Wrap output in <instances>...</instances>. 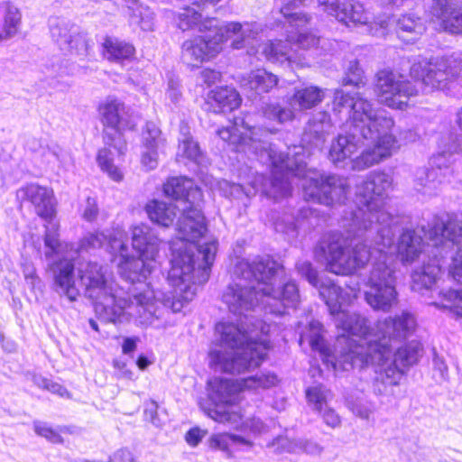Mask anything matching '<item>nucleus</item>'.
<instances>
[{
	"mask_svg": "<svg viewBox=\"0 0 462 462\" xmlns=\"http://www.w3.org/2000/svg\"><path fill=\"white\" fill-rule=\"evenodd\" d=\"M97 162L102 171L107 173L113 180L120 181L123 179L122 172L114 165V155L109 149H100L97 155Z\"/></svg>",
	"mask_w": 462,
	"mask_h": 462,
	"instance_id": "obj_32",
	"label": "nucleus"
},
{
	"mask_svg": "<svg viewBox=\"0 0 462 462\" xmlns=\"http://www.w3.org/2000/svg\"><path fill=\"white\" fill-rule=\"evenodd\" d=\"M32 381L37 387L46 390L51 380L41 374H33Z\"/></svg>",
	"mask_w": 462,
	"mask_h": 462,
	"instance_id": "obj_54",
	"label": "nucleus"
},
{
	"mask_svg": "<svg viewBox=\"0 0 462 462\" xmlns=\"http://www.w3.org/2000/svg\"><path fill=\"white\" fill-rule=\"evenodd\" d=\"M20 10L11 3L5 5L3 14V25L0 28V43L14 37L21 25Z\"/></svg>",
	"mask_w": 462,
	"mask_h": 462,
	"instance_id": "obj_29",
	"label": "nucleus"
},
{
	"mask_svg": "<svg viewBox=\"0 0 462 462\" xmlns=\"http://www.w3.org/2000/svg\"><path fill=\"white\" fill-rule=\"evenodd\" d=\"M456 123L459 129L462 131V107L457 113ZM448 153H458L462 152V133L461 134H451L450 142L448 146Z\"/></svg>",
	"mask_w": 462,
	"mask_h": 462,
	"instance_id": "obj_42",
	"label": "nucleus"
},
{
	"mask_svg": "<svg viewBox=\"0 0 462 462\" xmlns=\"http://www.w3.org/2000/svg\"><path fill=\"white\" fill-rule=\"evenodd\" d=\"M208 103L214 113L232 112L241 104L239 93L233 88L218 87L208 95Z\"/></svg>",
	"mask_w": 462,
	"mask_h": 462,
	"instance_id": "obj_25",
	"label": "nucleus"
},
{
	"mask_svg": "<svg viewBox=\"0 0 462 462\" xmlns=\"http://www.w3.org/2000/svg\"><path fill=\"white\" fill-rule=\"evenodd\" d=\"M166 96L174 105H177L181 98L179 84L172 79L169 81Z\"/></svg>",
	"mask_w": 462,
	"mask_h": 462,
	"instance_id": "obj_47",
	"label": "nucleus"
},
{
	"mask_svg": "<svg viewBox=\"0 0 462 462\" xmlns=\"http://www.w3.org/2000/svg\"><path fill=\"white\" fill-rule=\"evenodd\" d=\"M299 274L314 288L319 290L335 325L344 331V336H356V345L338 356H331L323 337V325L317 320L309 324L306 335H301L300 344L308 340L312 350L318 351L323 363L337 371L372 366L376 374L374 392L383 394L387 386L397 385L403 375L402 367H409L419 361L422 351L421 345L411 341L404 346L397 344L406 339L416 328V319L408 311H402L393 317L379 320L375 332L370 333L369 320L356 312L346 309L347 292L334 281L319 277L318 271L309 261L296 264Z\"/></svg>",
	"mask_w": 462,
	"mask_h": 462,
	"instance_id": "obj_3",
	"label": "nucleus"
},
{
	"mask_svg": "<svg viewBox=\"0 0 462 462\" xmlns=\"http://www.w3.org/2000/svg\"><path fill=\"white\" fill-rule=\"evenodd\" d=\"M363 69L359 65L358 60H355L349 62L346 77L343 79V85H353L359 88L364 85Z\"/></svg>",
	"mask_w": 462,
	"mask_h": 462,
	"instance_id": "obj_39",
	"label": "nucleus"
},
{
	"mask_svg": "<svg viewBox=\"0 0 462 462\" xmlns=\"http://www.w3.org/2000/svg\"><path fill=\"white\" fill-rule=\"evenodd\" d=\"M334 116L346 120V134H339L332 142L328 158L337 167H343L358 148H366L351 161L355 171L365 170L390 157L397 140L392 131L394 121L388 111L374 106L358 92L346 93L336 89L333 97Z\"/></svg>",
	"mask_w": 462,
	"mask_h": 462,
	"instance_id": "obj_7",
	"label": "nucleus"
},
{
	"mask_svg": "<svg viewBox=\"0 0 462 462\" xmlns=\"http://www.w3.org/2000/svg\"><path fill=\"white\" fill-rule=\"evenodd\" d=\"M220 0H198V7H200L201 5H215L217 3H218Z\"/></svg>",
	"mask_w": 462,
	"mask_h": 462,
	"instance_id": "obj_58",
	"label": "nucleus"
},
{
	"mask_svg": "<svg viewBox=\"0 0 462 462\" xmlns=\"http://www.w3.org/2000/svg\"><path fill=\"white\" fill-rule=\"evenodd\" d=\"M429 240L427 248L430 263L424 264L421 271L412 273L415 284L426 289L431 288L439 275L448 268V275L457 283H462V212L454 215L435 216L432 223L426 229L424 226L416 229L408 227ZM422 241L421 253L424 249ZM442 307L449 309L462 316V289H448L439 292Z\"/></svg>",
	"mask_w": 462,
	"mask_h": 462,
	"instance_id": "obj_8",
	"label": "nucleus"
},
{
	"mask_svg": "<svg viewBox=\"0 0 462 462\" xmlns=\"http://www.w3.org/2000/svg\"><path fill=\"white\" fill-rule=\"evenodd\" d=\"M348 409L354 415L361 420L374 422L373 415L375 411V406L373 402L368 401L364 396L351 397L346 401Z\"/></svg>",
	"mask_w": 462,
	"mask_h": 462,
	"instance_id": "obj_31",
	"label": "nucleus"
},
{
	"mask_svg": "<svg viewBox=\"0 0 462 462\" xmlns=\"http://www.w3.org/2000/svg\"><path fill=\"white\" fill-rule=\"evenodd\" d=\"M127 14L131 26L139 27L144 32H151L154 27V14L138 0H128Z\"/></svg>",
	"mask_w": 462,
	"mask_h": 462,
	"instance_id": "obj_28",
	"label": "nucleus"
},
{
	"mask_svg": "<svg viewBox=\"0 0 462 462\" xmlns=\"http://www.w3.org/2000/svg\"><path fill=\"white\" fill-rule=\"evenodd\" d=\"M50 32L52 40L61 51L84 49L88 51V42L79 34L78 28L69 20L60 17H52L49 20Z\"/></svg>",
	"mask_w": 462,
	"mask_h": 462,
	"instance_id": "obj_17",
	"label": "nucleus"
},
{
	"mask_svg": "<svg viewBox=\"0 0 462 462\" xmlns=\"http://www.w3.org/2000/svg\"><path fill=\"white\" fill-rule=\"evenodd\" d=\"M299 225V219H296L294 223H292V229H295Z\"/></svg>",
	"mask_w": 462,
	"mask_h": 462,
	"instance_id": "obj_63",
	"label": "nucleus"
},
{
	"mask_svg": "<svg viewBox=\"0 0 462 462\" xmlns=\"http://www.w3.org/2000/svg\"><path fill=\"white\" fill-rule=\"evenodd\" d=\"M278 382L277 375L273 372L248 376L240 383L228 379L214 378L208 383V400L200 402L199 405L204 413L215 421L234 424L242 420L232 410L241 390L269 389Z\"/></svg>",
	"mask_w": 462,
	"mask_h": 462,
	"instance_id": "obj_11",
	"label": "nucleus"
},
{
	"mask_svg": "<svg viewBox=\"0 0 462 462\" xmlns=\"http://www.w3.org/2000/svg\"><path fill=\"white\" fill-rule=\"evenodd\" d=\"M278 77L264 69H257L243 77L242 88L253 103L262 101L263 94L269 93L278 84Z\"/></svg>",
	"mask_w": 462,
	"mask_h": 462,
	"instance_id": "obj_19",
	"label": "nucleus"
},
{
	"mask_svg": "<svg viewBox=\"0 0 462 462\" xmlns=\"http://www.w3.org/2000/svg\"><path fill=\"white\" fill-rule=\"evenodd\" d=\"M46 390L51 392V393L59 395L60 397H69V392L67 391V389L64 386H62L59 383L53 382L51 380L50 381Z\"/></svg>",
	"mask_w": 462,
	"mask_h": 462,
	"instance_id": "obj_53",
	"label": "nucleus"
},
{
	"mask_svg": "<svg viewBox=\"0 0 462 462\" xmlns=\"http://www.w3.org/2000/svg\"><path fill=\"white\" fill-rule=\"evenodd\" d=\"M76 67L69 60H61L59 57H53L43 64L42 72L45 79L42 82L48 85L51 89L65 91L70 86V81L65 79L67 76L75 73Z\"/></svg>",
	"mask_w": 462,
	"mask_h": 462,
	"instance_id": "obj_20",
	"label": "nucleus"
},
{
	"mask_svg": "<svg viewBox=\"0 0 462 462\" xmlns=\"http://www.w3.org/2000/svg\"><path fill=\"white\" fill-rule=\"evenodd\" d=\"M323 421L331 428H337L341 424V419L335 410L327 407L322 409L321 412H319Z\"/></svg>",
	"mask_w": 462,
	"mask_h": 462,
	"instance_id": "obj_43",
	"label": "nucleus"
},
{
	"mask_svg": "<svg viewBox=\"0 0 462 462\" xmlns=\"http://www.w3.org/2000/svg\"><path fill=\"white\" fill-rule=\"evenodd\" d=\"M261 109L265 118L279 124L291 121L294 116L293 112L290 108L281 106L279 104L263 102Z\"/></svg>",
	"mask_w": 462,
	"mask_h": 462,
	"instance_id": "obj_34",
	"label": "nucleus"
},
{
	"mask_svg": "<svg viewBox=\"0 0 462 462\" xmlns=\"http://www.w3.org/2000/svg\"><path fill=\"white\" fill-rule=\"evenodd\" d=\"M208 17L202 19V14L194 7L185 6L179 14L178 26L181 31L198 29L199 31L200 23H204Z\"/></svg>",
	"mask_w": 462,
	"mask_h": 462,
	"instance_id": "obj_33",
	"label": "nucleus"
},
{
	"mask_svg": "<svg viewBox=\"0 0 462 462\" xmlns=\"http://www.w3.org/2000/svg\"><path fill=\"white\" fill-rule=\"evenodd\" d=\"M306 398L314 411L321 412L327 405V390L321 384L310 386L306 389Z\"/></svg>",
	"mask_w": 462,
	"mask_h": 462,
	"instance_id": "obj_36",
	"label": "nucleus"
},
{
	"mask_svg": "<svg viewBox=\"0 0 462 462\" xmlns=\"http://www.w3.org/2000/svg\"><path fill=\"white\" fill-rule=\"evenodd\" d=\"M166 197L183 204L177 222L178 236L171 244L168 280L180 291L202 285L209 278L217 251V240L207 239L208 226L202 212V191L187 177H171L163 185Z\"/></svg>",
	"mask_w": 462,
	"mask_h": 462,
	"instance_id": "obj_6",
	"label": "nucleus"
},
{
	"mask_svg": "<svg viewBox=\"0 0 462 462\" xmlns=\"http://www.w3.org/2000/svg\"><path fill=\"white\" fill-rule=\"evenodd\" d=\"M432 363L434 369L439 371L440 377L445 380L448 376V369L444 358L434 352Z\"/></svg>",
	"mask_w": 462,
	"mask_h": 462,
	"instance_id": "obj_50",
	"label": "nucleus"
},
{
	"mask_svg": "<svg viewBox=\"0 0 462 462\" xmlns=\"http://www.w3.org/2000/svg\"><path fill=\"white\" fill-rule=\"evenodd\" d=\"M204 436L205 432L202 431L199 428L195 427L188 430L185 435V439L189 446L196 447L199 445Z\"/></svg>",
	"mask_w": 462,
	"mask_h": 462,
	"instance_id": "obj_46",
	"label": "nucleus"
},
{
	"mask_svg": "<svg viewBox=\"0 0 462 462\" xmlns=\"http://www.w3.org/2000/svg\"><path fill=\"white\" fill-rule=\"evenodd\" d=\"M106 242L125 285L115 289L107 266L97 262L88 261L78 268L85 297L93 301L95 312L101 320L160 328L165 321L163 316L167 310L180 312L184 302L192 300L197 290L195 285L190 284L189 291H180L173 286L176 295L178 291L183 292L177 298L172 292L154 291L147 282L155 268V256L159 251L158 237L148 226L139 225L132 229V245L137 257L129 253L122 238L114 237L107 241L102 233L87 234L79 241L76 254L79 256L91 254Z\"/></svg>",
	"mask_w": 462,
	"mask_h": 462,
	"instance_id": "obj_2",
	"label": "nucleus"
},
{
	"mask_svg": "<svg viewBox=\"0 0 462 462\" xmlns=\"http://www.w3.org/2000/svg\"><path fill=\"white\" fill-rule=\"evenodd\" d=\"M392 184L390 174L370 172L356 186V209L351 210L349 219L342 220L347 237L339 232H329L314 250L317 261L337 275L352 274L372 261L365 299L371 308L383 312L398 302L395 254L408 263L420 255L422 248L420 236L409 228L402 229L396 245L393 243L400 217L383 209Z\"/></svg>",
	"mask_w": 462,
	"mask_h": 462,
	"instance_id": "obj_1",
	"label": "nucleus"
},
{
	"mask_svg": "<svg viewBox=\"0 0 462 462\" xmlns=\"http://www.w3.org/2000/svg\"><path fill=\"white\" fill-rule=\"evenodd\" d=\"M217 134L223 141L236 144L237 149L251 153L261 163L272 168L270 178L256 174L248 182L253 191L246 189L245 184H233L232 189H241L247 197L260 193L277 200L291 194V178L296 177L301 180L303 197L307 201L332 207L344 204L347 199L350 188L346 179L308 169L302 146L289 147L286 152L278 151L270 142L272 133L252 126L247 116L235 117L234 124L219 129Z\"/></svg>",
	"mask_w": 462,
	"mask_h": 462,
	"instance_id": "obj_5",
	"label": "nucleus"
},
{
	"mask_svg": "<svg viewBox=\"0 0 462 462\" xmlns=\"http://www.w3.org/2000/svg\"><path fill=\"white\" fill-rule=\"evenodd\" d=\"M283 267L269 257L238 261L233 272V282L222 295L230 312L244 316L240 325L220 322L216 326L221 349L209 352L210 363L217 369L229 374H241L258 367L266 358L270 348L259 334L267 335L270 327L265 320L254 319L245 312H263L282 316L295 310L300 302L296 282L282 279Z\"/></svg>",
	"mask_w": 462,
	"mask_h": 462,
	"instance_id": "obj_4",
	"label": "nucleus"
},
{
	"mask_svg": "<svg viewBox=\"0 0 462 462\" xmlns=\"http://www.w3.org/2000/svg\"><path fill=\"white\" fill-rule=\"evenodd\" d=\"M143 414L144 420L151 422L155 427H161L165 420L163 412L159 411V405L153 400L144 402Z\"/></svg>",
	"mask_w": 462,
	"mask_h": 462,
	"instance_id": "obj_40",
	"label": "nucleus"
},
{
	"mask_svg": "<svg viewBox=\"0 0 462 462\" xmlns=\"http://www.w3.org/2000/svg\"><path fill=\"white\" fill-rule=\"evenodd\" d=\"M180 211L182 210L174 202L167 203L153 199L146 205V212L150 220L165 227L173 223Z\"/></svg>",
	"mask_w": 462,
	"mask_h": 462,
	"instance_id": "obj_27",
	"label": "nucleus"
},
{
	"mask_svg": "<svg viewBox=\"0 0 462 462\" xmlns=\"http://www.w3.org/2000/svg\"><path fill=\"white\" fill-rule=\"evenodd\" d=\"M97 110L104 126L105 144L115 148L119 154H124L126 143L123 139V132L134 126L129 121L126 106L119 99L109 97L99 104Z\"/></svg>",
	"mask_w": 462,
	"mask_h": 462,
	"instance_id": "obj_13",
	"label": "nucleus"
},
{
	"mask_svg": "<svg viewBox=\"0 0 462 462\" xmlns=\"http://www.w3.org/2000/svg\"><path fill=\"white\" fill-rule=\"evenodd\" d=\"M245 430H248L254 435L262 433L264 430V423L259 418L246 419L242 422Z\"/></svg>",
	"mask_w": 462,
	"mask_h": 462,
	"instance_id": "obj_44",
	"label": "nucleus"
},
{
	"mask_svg": "<svg viewBox=\"0 0 462 462\" xmlns=\"http://www.w3.org/2000/svg\"><path fill=\"white\" fill-rule=\"evenodd\" d=\"M299 447V452L302 451L308 454H319L322 450L321 447L316 442L308 440H297Z\"/></svg>",
	"mask_w": 462,
	"mask_h": 462,
	"instance_id": "obj_49",
	"label": "nucleus"
},
{
	"mask_svg": "<svg viewBox=\"0 0 462 462\" xmlns=\"http://www.w3.org/2000/svg\"><path fill=\"white\" fill-rule=\"evenodd\" d=\"M33 429L37 435L45 438L51 443H62V437L45 421L34 420Z\"/></svg>",
	"mask_w": 462,
	"mask_h": 462,
	"instance_id": "obj_41",
	"label": "nucleus"
},
{
	"mask_svg": "<svg viewBox=\"0 0 462 462\" xmlns=\"http://www.w3.org/2000/svg\"><path fill=\"white\" fill-rule=\"evenodd\" d=\"M449 56L435 57V58H419L411 66V77L414 79L415 84L404 79L401 74L395 73L389 69H382L376 74V83L374 92L381 104H383L393 109L403 110L407 106L410 98L419 93V88L422 92H430L433 89L448 90L454 94L456 89L455 79L451 75H448L447 86L433 87L428 84L424 79L430 73L434 79L436 72L439 70H447L445 67L437 66V63L449 59Z\"/></svg>",
	"mask_w": 462,
	"mask_h": 462,
	"instance_id": "obj_9",
	"label": "nucleus"
},
{
	"mask_svg": "<svg viewBox=\"0 0 462 462\" xmlns=\"http://www.w3.org/2000/svg\"><path fill=\"white\" fill-rule=\"evenodd\" d=\"M151 364V361L144 355H140L136 359V365L140 370L146 369Z\"/></svg>",
	"mask_w": 462,
	"mask_h": 462,
	"instance_id": "obj_56",
	"label": "nucleus"
},
{
	"mask_svg": "<svg viewBox=\"0 0 462 462\" xmlns=\"http://www.w3.org/2000/svg\"><path fill=\"white\" fill-rule=\"evenodd\" d=\"M109 462H137L127 449H119L110 457Z\"/></svg>",
	"mask_w": 462,
	"mask_h": 462,
	"instance_id": "obj_52",
	"label": "nucleus"
},
{
	"mask_svg": "<svg viewBox=\"0 0 462 462\" xmlns=\"http://www.w3.org/2000/svg\"><path fill=\"white\" fill-rule=\"evenodd\" d=\"M102 53L108 61L122 64L134 58L135 48L129 42L106 36L102 42Z\"/></svg>",
	"mask_w": 462,
	"mask_h": 462,
	"instance_id": "obj_24",
	"label": "nucleus"
},
{
	"mask_svg": "<svg viewBox=\"0 0 462 462\" xmlns=\"http://www.w3.org/2000/svg\"><path fill=\"white\" fill-rule=\"evenodd\" d=\"M254 446L253 441L234 433L213 434L209 439V447L226 452L228 457L233 451H248Z\"/></svg>",
	"mask_w": 462,
	"mask_h": 462,
	"instance_id": "obj_26",
	"label": "nucleus"
},
{
	"mask_svg": "<svg viewBox=\"0 0 462 462\" xmlns=\"http://www.w3.org/2000/svg\"><path fill=\"white\" fill-rule=\"evenodd\" d=\"M221 74L219 71L211 69H204L200 72V79L208 87L212 86L216 82L219 81Z\"/></svg>",
	"mask_w": 462,
	"mask_h": 462,
	"instance_id": "obj_45",
	"label": "nucleus"
},
{
	"mask_svg": "<svg viewBox=\"0 0 462 462\" xmlns=\"http://www.w3.org/2000/svg\"><path fill=\"white\" fill-rule=\"evenodd\" d=\"M335 124L336 121L333 123L326 111L314 114L305 126L302 141L315 147L322 145Z\"/></svg>",
	"mask_w": 462,
	"mask_h": 462,
	"instance_id": "obj_23",
	"label": "nucleus"
},
{
	"mask_svg": "<svg viewBox=\"0 0 462 462\" xmlns=\"http://www.w3.org/2000/svg\"><path fill=\"white\" fill-rule=\"evenodd\" d=\"M311 213V209L310 208H302L300 209V216H301L302 217H308L309 214Z\"/></svg>",
	"mask_w": 462,
	"mask_h": 462,
	"instance_id": "obj_61",
	"label": "nucleus"
},
{
	"mask_svg": "<svg viewBox=\"0 0 462 462\" xmlns=\"http://www.w3.org/2000/svg\"><path fill=\"white\" fill-rule=\"evenodd\" d=\"M88 324H89V327L94 330V331H97L98 332L99 331V328H98V324L97 322L93 319H88Z\"/></svg>",
	"mask_w": 462,
	"mask_h": 462,
	"instance_id": "obj_60",
	"label": "nucleus"
},
{
	"mask_svg": "<svg viewBox=\"0 0 462 462\" xmlns=\"http://www.w3.org/2000/svg\"><path fill=\"white\" fill-rule=\"evenodd\" d=\"M26 147L33 152H40L41 148H42V143L40 140L36 139V138H29L27 141H26Z\"/></svg>",
	"mask_w": 462,
	"mask_h": 462,
	"instance_id": "obj_55",
	"label": "nucleus"
},
{
	"mask_svg": "<svg viewBox=\"0 0 462 462\" xmlns=\"http://www.w3.org/2000/svg\"><path fill=\"white\" fill-rule=\"evenodd\" d=\"M192 5H196L198 7V0H188Z\"/></svg>",
	"mask_w": 462,
	"mask_h": 462,
	"instance_id": "obj_64",
	"label": "nucleus"
},
{
	"mask_svg": "<svg viewBox=\"0 0 462 462\" xmlns=\"http://www.w3.org/2000/svg\"><path fill=\"white\" fill-rule=\"evenodd\" d=\"M121 373V376L125 377V378H127V379H133L134 377V373L129 370L127 367H125V369H122V371H120Z\"/></svg>",
	"mask_w": 462,
	"mask_h": 462,
	"instance_id": "obj_57",
	"label": "nucleus"
},
{
	"mask_svg": "<svg viewBox=\"0 0 462 462\" xmlns=\"http://www.w3.org/2000/svg\"><path fill=\"white\" fill-rule=\"evenodd\" d=\"M445 67L448 70H439L436 72V76L433 79L430 73L424 79L428 84H431L433 87H443L447 86L445 80L448 79V75L455 79L456 89L454 94L462 96V52H454L450 55L449 59L442 60L437 63V66Z\"/></svg>",
	"mask_w": 462,
	"mask_h": 462,
	"instance_id": "obj_21",
	"label": "nucleus"
},
{
	"mask_svg": "<svg viewBox=\"0 0 462 462\" xmlns=\"http://www.w3.org/2000/svg\"><path fill=\"white\" fill-rule=\"evenodd\" d=\"M24 197L34 206L36 213L42 218L51 221L55 216V204L51 189L37 184H29L21 190Z\"/></svg>",
	"mask_w": 462,
	"mask_h": 462,
	"instance_id": "obj_22",
	"label": "nucleus"
},
{
	"mask_svg": "<svg viewBox=\"0 0 462 462\" xmlns=\"http://www.w3.org/2000/svg\"><path fill=\"white\" fill-rule=\"evenodd\" d=\"M299 447L297 440H291L286 436H278L267 445V448L276 455L298 453Z\"/></svg>",
	"mask_w": 462,
	"mask_h": 462,
	"instance_id": "obj_37",
	"label": "nucleus"
},
{
	"mask_svg": "<svg viewBox=\"0 0 462 462\" xmlns=\"http://www.w3.org/2000/svg\"><path fill=\"white\" fill-rule=\"evenodd\" d=\"M393 5L399 6L403 4L405 0H390Z\"/></svg>",
	"mask_w": 462,
	"mask_h": 462,
	"instance_id": "obj_62",
	"label": "nucleus"
},
{
	"mask_svg": "<svg viewBox=\"0 0 462 462\" xmlns=\"http://www.w3.org/2000/svg\"><path fill=\"white\" fill-rule=\"evenodd\" d=\"M179 152L189 160L200 163L202 159V152L197 142H195L190 136H184L180 141Z\"/></svg>",
	"mask_w": 462,
	"mask_h": 462,
	"instance_id": "obj_38",
	"label": "nucleus"
},
{
	"mask_svg": "<svg viewBox=\"0 0 462 462\" xmlns=\"http://www.w3.org/2000/svg\"><path fill=\"white\" fill-rule=\"evenodd\" d=\"M114 366L120 372L122 371V369H125L126 367V365L122 361L115 360Z\"/></svg>",
	"mask_w": 462,
	"mask_h": 462,
	"instance_id": "obj_59",
	"label": "nucleus"
},
{
	"mask_svg": "<svg viewBox=\"0 0 462 462\" xmlns=\"http://www.w3.org/2000/svg\"><path fill=\"white\" fill-rule=\"evenodd\" d=\"M97 215V207L96 201L90 198L87 199V205L83 211V217L87 221H93Z\"/></svg>",
	"mask_w": 462,
	"mask_h": 462,
	"instance_id": "obj_51",
	"label": "nucleus"
},
{
	"mask_svg": "<svg viewBox=\"0 0 462 462\" xmlns=\"http://www.w3.org/2000/svg\"><path fill=\"white\" fill-rule=\"evenodd\" d=\"M140 341L138 337H125L122 343V352L125 355L132 356L136 350L137 344Z\"/></svg>",
	"mask_w": 462,
	"mask_h": 462,
	"instance_id": "obj_48",
	"label": "nucleus"
},
{
	"mask_svg": "<svg viewBox=\"0 0 462 462\" xmlns=\"http://www.w3.org/2000/svg\"><path fill=\"white\" fill-rule=\"evenodd\" d=\"M319 5L328 14L347 26L363 25L365 32L374 36H383L390 26H393L398 37L404 42L416 41L426 30L423 19L414 14L400 16L393 15L388 19L372 23L369 14L362 4L356 0H317Z\"/></svg>",
	"mask_w": 462,
	"mask_h": 462,
	"instance_id": "obj_10",
	"label": "nucleus"
},
{
	"mask_svg": "<svg viewBox=\"0 0 462 462\" xmlns=\"http://www.w3.org/2000/svg\"><path fill=\"white\" fill-rule=\"evenodd\" d=\"M448 152L447 150L434 155L430 160V167H421L416 170L414 188L418 192L429 197L437 193L447 175L452 171L447 160Z\"/></svg>",
	"mask_w": 462,
	"mask_h": 462,
	"instance_id": "obj_14",
	"label": "nucleus"
},
{
	"mask_svg": "<svg viewBox=\"0 0 462 462\" xmlns=\"http://www.w3.org/2000/svg\"><path fill=\"white\" fill-rule=\"evenodd\" d=\"M429 12L446 32L462 33V0H431Z\"/></svg>",
	"mask_w": 462,
	"mask_h": 462,
	"instance_id": "obj_16",
	"label": "nucleus"
},
{
	"mask_svg": "<svg viewBox=\"0 0 462 462\" xmlns=\"http://www.w3.org/2000/svg\"><path fill=\"white\" fill-rule=\"evenodd\" d=\"M54 291L70 302L76 301L79 291L76 286L75 263L73 259L62 257L52 263Z\"/></svg>",
	"mask_w": 462,
	"mask_h": 462,
	"instance_id": "obj_15",
	"label": "nucleus"
},
{
	"mask_svg": "<svg viewBox=\"0 0 462 462\" xmlns=\"http://www.w3.org/2000/svg\"><path fill=\"white\" fill-rule=\"evenodd\" d=\"M58 231L59 228L56 224L51 223L49 226H46L43 241L46 247L44 255L48 260L58 254L61 249V243L59 239Z\"/></svg>",
	"mask_w": 462,
	"mask_h": 462,
	"instance_id": "obj_35",
	"label": "nucleus"
},
{
	"mask_svg": "<svg viewBox=\"0 0 462 462\" xmlns=\"http://www.w3.org/2000/svg\"><path fill=\"white\" fill-rule=\"evenodd\" d=\"M166 140L161 129L153 122H147L142 134L141 162L146 170L157 167L159 154L163 152Z\"/></svg>",
	"mask_w": 462,
	"mask_h": 462,
	"instance_id": "obj_18",
	"label": "nucleus"
},
{
	"mask_svg": "<svg viewBox=\"0 0 462 462\" xmlns=\"http://www.w3.org/2000/svg\"><path fill=\"white\" fill-rule=\"evenodd\" d=\"M246 31L238 22H230L222 26L217 19L207 18L199 26V32L205 34L182 43V61L188 66L198 67L216 56L222 50L224 42L232 37L233 49L246 48L250 43V37L245 34Z\"/></svg>",
	"mask_w": 462,
	"mask_h": 462,
	"instance_id": "obj_12",
	"label": "nucleus"
},
{
	"mask_svg": "<svg viewBox=\"0 0 462 462\" xmlns=\"http://www.w3.org/2000/svg\"><path fill=\"white\" fill-rule=\"evenodd\" d=\"M324 97L323 89L316 86H309L295 90L292 101L300 109H310L317 106Z\"/></svg>",
	"mask_w": 462,
	"mask_h": 462,
	"instance_id": "obj_30",
	"label": "nucleus"
}]
</instances>
